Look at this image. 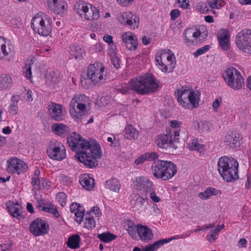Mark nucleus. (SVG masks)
I'll return each instance as SVG.
<instances>
[{"mask_svg": "<svg viewBox=\"0 0 251 251\" xmlns=\"http://www.w3.org/2000/svg\"><path fill=\"white\" fill-rule=\"evenodd\" d=\"M67 143L71 150L76 151L75 159L88 168L98 165L97 158L102 156V151L98 143L87 141L75 132L68 137Z\"/></svg>", "mask_w": 251, "mask_h": 251, "instance_id": "nucleus-1", "label": "nucleus"}, {"mask_svg": "<svg viewBox=\"0 0 251 251\" xmlns=\"http://www.w3.org/2000/svg\"><path fill=\"white\" fill-rule=\"evenodd\" d=\"M159 85V82L153 75L145 74L133 78L128 84H121L117 90L122 94H126L131 89L140 95H147L156 91Z\"/></svg>", "mask_w": 251, "mask_h": 251, "instance_id": "nucleus-2", "label": "nucleus"}, {"mask_svg": "<svg viewBox=\"0 0 251 251\" xmlns=\"http://www.w3.org/2000/svg\"><path fill=\"white\" fill-rule=\"evenodd\" d=\"M175 94L179 105L185 109L192 110L200 105L201 93L191 87L182 86L176 91Z\"/></svg>", "mask_w": 251, "mask_h": 251, "instance_id": "nucleus-3", "label": "nucleus"}, {"mask_svg": "<svg viewBox=\"0 0 251 251\" xmlns=\"http://www.w3.org/2000/svg\"><path fill=\"white\" fill-rule=\"evenodd\" d=\"M238 161L226 156L220 157L217 162V170L226 182H233L239 177Z\"/></svg>", "mask_w": 251, "mask_h": 251, "instance_id": "nucleus-4", "label": "nucleus"}, {"mask_svg": "<svg viewBox=\"0 0 251 251\" xmlns=\"http://www.w3.org/2000/svg\"><path fill=\"white\" fill-rule=\"evenodd\" d=\"M89 98L84 94H75L69 104V113L73 119L80 121L87 114V107L89 105Z\"/></svg>", "mask_w": 251, "mask_h": 251, "instance_id": "nucleus-5", "label": "nucleus"}, {"mask_svg": "<svg viewBox=\"0 0 251 251\" xmlns=\"http://www.w3.org/2000/svg\"><path fill=\"white\" fill-rule=\"evenodd\" d=\"M151 170L154 177L163 180L172 178L177 172L176 166L173 162L162 160L154 161Z\"/></svg>", "mask_w": 251, "mask_h": 251, "instance_id": "nucleus-6", "label": "nucleus"}, {"mask_svg": "<svg viewBox=\"0 0 251 251\" xmlns=\"http://www.w3.org/2000/svg\"><path fill=\"white\" fill-rule=\"evenodd\" d=\"M107 75V70L102 63L97 62L89 66L87 76L94 85L100 86L105 83Z\"/></svg>", "mask_w": 251, "mask_h": 251, "instance_id": "nucleus-7", "label": "nucleus"}, {"mask_svg": "<svg viewBox=\"0 0 251 251\" xmlns=\"http://www.w3.org/2000/svg\"><path fill=\"white\" fill-rule=\"evenodd\" d=\"M223 77L226 82L231 89L237 90L242 87L244 79L240 72L236 68H228L225 71Z\"/></svg>", "mask_w": 251, "mask_h": 251, "instance_id": "nucleus-8", "label": "nucleus"}, {"mask_svg": "<svg viewBox=\"0 0 251 251\" xmlns=\"http://www.w3.org/2000/svg\"><path fill=\"white\" fill-rule=\"evenodd\" d=\"M235 44L240 51L251 54V30L244 29L239 32L235 38Z\"/></svg>", "mask_w": 251, "mask_h": 251, "instance_id": "nucleus-9", "label": "nucleus"}, {"mask_svg": "<svg viewBox=\"0 0 251 251\" xmlns=\"http://www.w3.org/2000/svg\"><path fill=\"white\" fill-rule=\"evenodd\" d=\"M28 169L26 163L17 157H12L6 161V170L8 173L20 175L25 173Z\"/></svg>", "mask_w": 251, "mask_h": 251, "instance_id": "nucleus-10", "label": "nucleus"}, {"mask_svg": "<svg viewBox=\"0 0 251 251\" xmlns=\"http://www.w3.org/2000/svg\"><path fill=\"white\" fill-rule=\"evenodd\" d=\"M47 153L50 158L55 160L61 161L66 157L64 146L55 140L51 141L49 143Z\"/></svg>", "mask_w": 251, "mask_h": 251, "instance_id": "nucleus-11", "label": "nucleus"}, {"mask_svg": "<svg viewBox=\"0 0 251 251\" xmlns=\"http://www.w3.org/2000/svg\"><path fill=\"white\" fill-rule=\"evenodd\" d=\"M207 34L201 32L200 29L189 28L183 32L184 43L188 46H195L203 41Z\"/></svg>", "mask_w": 251, "mask_h": 251, "instance_id": "nucleus-12", "label": "nucleus"}, {"mask_svg": "<svg viewBox=\"0 0 251 251\" xmlns=\"http://www.w3.org/2000/svg\"><path fill=\"white\" fill-rule=\"evenodd\" d=\"M207 34L201 32L200 29L189 28L183 32L184 43L188 46H195L203 41Z\"/></svg>", "mask_w": 251, "mask_h": 251, "instance_id": "nucleus-13", "label": "nucleus"}, {"mask_svg": "<svg viewBox=\"0 0 251 251\" xmlns=\"http://www.w3.org/2000/svg\"><path fill=\"white\" fill-rule=\"evenodd\" d=\"M49 225L44 220L37 218L30 224V232L35 236H42L47 234L49 230Z\"/></svg>", "mask_w": 251, "mask_h": 251, "instance_id": "nucleus-14", "label": "nucleus"}, {"mask_svg": "<svg viewBox=\"0 0 251 251\" xmlns=\"http://www.w3.org/2000/svg\"><path fill=\"white\" fill-rule=\"evenodd\" d=\"M189 235H190V234L188 235H186V236H185L183 234L177 235L173 236L170 238H165V239L159 240L158 241L154 242L152 244L145 246V247L144 248L143 251H156L161 247L163 246L164 244L169 243L173 240L179 239L180 238H185ZM133 251H142L140 249V248H139V247H135L133 249Z\"/></svg>", "mask_w": 251, "mask_h": 251, "instance_id": "nucleus-15", "label": "nucleus"}, {"mask_svg": "<svg viewBox=\"0 0 251 251\" xmlns=\"http://www.w3.org/2000/svg\"><path fill=\"white\" fill-rule=\"evenodd\" d=\"M152 182L148 177L140 176L135 177L132 183V187L138 191H142L147 193L152 189Z\"/></svg>", "mask_w": 251, "mask_h": 251, "instance_id": "nucleus-16", "label": "nucleus"}, {"mask_svg": "<svg viewBox=\"0 0 251 251\" xmlns=\"http://www.w3.org/2000/svg\"><path fill=\"white\" fill-rule=\"evenodd\" d=\"M15 53V49L11 41L0 36V58L12 56Z\"/></svg>", "mask_w": 251, "mask_h": 251, "instance_id": "nucleus-17", "label": "nucleus"}, {"mask_svg": "<svg viewBox=\"0 0 251 251\" xmlns=\"http://www.w3.org/2000/svg\"><path fill=\"white\" fill-rule=\"evenodd\" d=\"M137 238L143 243H148L153 239V234L151 229L147 226L137 224Z\"/></svg>", "mask_w": 251, "mask_h": 251, "instance_id": "nucleus-18", "label": "nucleus"}, {"mask_svg": "<svg viewBox=\"0 0 251 251\" xmlns=\"http://www.w3.org/2000/svg\"><path fill=\"white\" fill-rule=\"evenodd\" d=\"M49 9L56 14H63L67 9L68 5L65 0H48Z\"/></svg>", "mask_w": 251, "mask_h": 251, "instance_id": "nucleus-19", "label": "nucleus"}, {"mask_svg": "<svg viewBox=\"0 0 251 251\" xmlns=\"http://www.w3.org/2000/svg\"><path fill=\"white\" fill-rule=\"evenodd\" d=\"M123 42L130 50H135L137 48L138 41L135 35L131 31L124 32L121 36Z\"/></svg>", "mask_w": 251, "mask_h": 251, "instance_id": "nucleus-20", "label": "nucleus"}, {"mask_svg": "<svg viewBox=\"0 0 251 251\" xmlns=\"http://www.w3.org/2000/svg\"><path fill=\"white\" fill-rule=\"evenodd\" d=\"M37 207L40 211L51 214L56 218L60 217L57 207L51 203L45 202L41 199L38 201Z\"/></svg>", "mask_w": 251, "mask_h": 251, "instance_id": "nucleus-21", "label": "nucleus"}, {"mask_svg": "<svg viewBox=\"0 0 251 251\" xmlns=\"http://www.w3.org/2000/svg\"><path fill=\"white\" fill-rule=\"evenodd\" d=\"M50 117L55 121H61L65 119V111L61 105L52 103L49 106Z\"/></svg>", "mask_w": 251, "mask_h": 251, "instance_id": "nucleus-22", "label": "nucleus"}, {"mask_svg": "<svg viewBox=\"0 0 251 251\" xmlns=\"http://www.w3.org/2000/svg\"><path fill=\"white\" fill-rule=\"evenodd\" d=\"M130 197V204L132 208V211L134 212L142 211L146 199L136 194H132Z\"/></svg>", "mask_w": 251, "mask_h": 251, "instance_id": "nucleus-23", "label": "nucleus"}, {"mask_svg": "<svg viewBox=\"0 0 251 251\" xmlns=\"http://www.w3.org/2000/svg\"><path fill=\"white\" fill-rule=\"evenodd\" d=\"M219 45L221 49L227 50L229 49V37L228 30L224 29L220 30L217 34Z\"/></svg>", "mask_w": 251, "mask_h": 251, "instance_id": "nucleus-24", "label": "nucleus"}, {"mask_svg": "<svg viewBox=\"0 0 251 251\" xmlns=\"http://www.w3.org/2000/svg\"><path fill=\"white\" fill-rule=\"evenodd\" d=\"M100 16L99 10L95 6L89 3L81 18L89 21H95L98 20Z\"/></svg>", "mask_w": 251, "mask_h": 251, "instance_id": "nucleus-25", "label": "nucleus"}, {"mask_svg": "<svg viewBox=\"0 0 251 251\" xmlns=\"http://www.w3.org/2000/svg\"><path fill=\"white\" fill-rule=\"evenodd\" d=\"M173 141H174V136L170 133L159 135L157 136L155 140L157 146L161 149H167L171 145Z\"/></svg>", "mask_w": 251, "mask_h": 251, "instance_id": "nucleus-26", "label": "nucleus"}, {"mask_svg": "<svg viewBox=\"0 0 251 251\" xmlns=\"http://www.w3.org/2000/svg\"><path fill=\"white\" fill-rule=\"evenodd\" d=\"M70 211L75 215V221L80 224L83 221L84 209L79 203L74 202L70 205Z\"/></svg>", "mask_w": 251, "mask_h": 251, "instance_id": "nucleus-27", "label": "nucleus"}, {"mask_svg": "<svg viewBox=\"0 0 251 251\" xmlns=\"http://www.w3.org/2000/svg\"><path fill=\"white\" fill-rule=\"evenodd\" d=\"M155 64L157 68L161 70L162 72L166 73H170L172 72L176 65V62L173 61H164L161 60H160L155 59Z\"/></svg>", "mask_w": 251, "mask_h": 251, "instance_id": "nucleus-28", "label": "nucleus"}, {"mask_svg": "<svg viewBox=\"0 0 251 251\" xmlns=\"http://www.w3.org/2000/svg\"><path fill=\"white\" fill-rule=\"evenodd\" d=\"M155 59L162 61H174L176 62V57L174 53L169 49H164L158 51L155 54Z\"/></svg>", "mask_w": 251, "mask_h": 251, "instance_id": "nucleus-29", "label": "nucleus"}, {"mask_svg": "<svg viewBox=\"0 0 251 251\" xmlns=\"http://www.w3.org/2000/svg\"><path fill=\"white\" fill-rule=\"evenodd\" d=\"M48 16L49 15L45 13H39L32 18L31 25L35 32L36 33L39 27H41V25Z\"/></svg>", "mask_w": 251, "mask_h": 251, "instance_id": "nucleus-30", "label": "nucleus"}, {"mask_svg": "<svg viewBox=\"0 0 251 251\" xmlns=\"http://www.w3.org/2000/svg\"><path fill=\"white\" fill-rule=\"evenodd\" d=\"M70 58L81 59L85 55L84 49L80 46L72 45L69 47Z\"/></svg>", "mask_w": 251, "mask_h": 251, "instance_id": "nucleus-31", "label": "nucleus"}, {"mask_svg": "<svg viewBox=\"0 0 251 251\" xmlns=\"http://www.w3.org/2000/svg\"><path fill=\"white\" fill-rule=\"evenodd\" d=\"M51 19L49 16L45 19V21L41 25V27H39L36 33L45 37L49 35L51 32Z\"/></svg>", "mask_w": 251, "mask_h": 251, "instance_id": "nucleus-32", "label": "nucleus"}, {"mask_svg": "<svg viewBox=\"0 0 251 251\" xmlns=\"http://www.w3.org/2000/svg\"><path fill=\"white\" fill-rule=\"evenodd\" d=\"M79 182L81 186L87 190H92L95 185L94 179L88 174H84L79 178Z\"/></svg>", "mask_w": 251, "mask_h": 251, "instance_id": "nucleus-33", "label": "nucleus"}, {"mask_svg": "<svg viewBox=\"0 0 251 251\" xmlns=\"http://www.w3.org/2000/svg\"><path fill=\"white\" fill-rule=\"evenodd\" d=\"M182 123L177 120H172L170 122L171 129L169 133L174 136V141L179 140V131Z\"/></svg>", "mask_w": 251, "mask_h": 251, "instance_id": "nucleus-34", "label": "nucleus"}, {"mask_svg": "<svg viewBox=\"0 0 251 251\" xmlns=\"http://www.w3.org/2000/svg\"><path fill=\"white\" fill-rule=\"evenodd\" d=\"M60 81L59 75L58 72H50L46 76V83L50 87H55Z\"/></svg>", "mask_w": 251, "mask_h": 251, "instance_id": "nucleus-35", "label": "nucleus"}, {"mask_svg": "<svg viewBox=\"0 0 251 251\" xmlns=\"http://www.w3.org/2000/svg\"><path fill=\"white\" fill-rule=\"evenodd\" d=\"M40 171L37 169L34 171V174L31 179V185L33 186V191H37L41 189V184L43 185L44 179L40 176Z\"/></svg>", "mask_w": 251, "mask_h": 251, "instance_id": "nucleus-36", "label": "nucleus"}, {"mask_svg": "<svg viewBox=\"0 0 251 251\" xmlns=\"http://www.w3.org/2000/svg\"><path fill=\"white\" fill-rule=\"evenodd\" d=\"M9 212L14 217L19 220L23 219V208L18 203H12L8 207Z\"/></svg>", "mask_w": 251, "mask_h": 251, "instance_id": "nucleus-37", "label": "nucleus"}, {"mask_svg": "<svg viewBox=\"0 0 251 251\" xmlns=\"http://www.w3.org/2000/svg\"><path fill=\"white\" fill-rule=\"evenodd\" d=\"M139 135V131L131 125H128L125 127L124 136L125 138L132 140L138 138Z\"/></svg>", "mask_w": 251, "mask_h": 251, "instance_id": "nucleus-38", "label": "nucleus"}, {"mask_svg": "<svg viewBox=\"0 0 251 251\" xmlns=\"http://www.w3.org/2000/svg\"><path fill=\"white\" fill-rule=\"evenodd\" d=\"M52 130L56 134L62 136L67 134L69 131V127L61 123H54L51 126Z\"/></svg>", "mask_w": 251, "mask_h": 251, "instance_id": "nucleus-39", "label": "nucleus"}, {"mask_svg": "<svg viewBox=\"0 0 251 251\" xmlns=\"http://www.w3.org/2000/svg\"><path fill=\"white\" fill-rule=\"evenodd\" d=\"M83 225L84 228L91 230L95 227L96 221L91 213H87L83 216Z\"/></svg>", "mask_w": 251, "mask_h": 251, "instance_id": "nucleus-40", "label": "nucleus"}, {"mask_svg": "<svg viewBox=\"0 0 251 251\" xmlns=\"http://www.w3.org/2000/svg\"><path fill=\"white\" fill-rule=\"evenodd\" d=\"M221 190H217L213 187L207 188L204 192L199 194V197L203 200H206L210 198L212 196L221 194Z\"/></svg>", "mask_w": 251, "mask_h": 251, "instance_id": "nucleus-41", "label": "nucleus"}, {"mask_svg": "<svg viewBox=\"0 0 251 251\" xmlns=\"http://www.w3.org/2000/svg\"><path fill=\"white\" fill-rule=\"evenodd\" d=\"M105 186L111 191L119 192L121 188V184L118 179L112 178L106 181Z\"/></svg>", "mask_w": 251, "mask_h": 251, "instance_id": "nucleus-42", "label": "nucleus"}, {"mask_svg": "<svg viewBox=\"0 0 251 251\" xmlns=\"http://www.w3.org/2000/svg\"><path fill=\"white\" fill-rule=\"evenodd\" d=\"M139 24L140 20L138 16L131 12L126 26L129 27L131 29H135L139 27Z\"/></svg>", "mask_w": 251, "mask_h": 251, "instance_id": "nucleus-43", "label": "nucleus"}, {"mask_svg": "<svg viewBox=\"0 0 251 251\" xmlns=\"http://www.w3.org/2000/svg\"><path fill=\"white\" fill-rule=\"evenodd\" d=\"M80 242V236L77 234H75L70 236L67 241V246L72 249H76L79 248Z\"/></svg>", "mask_w": 251, "mask_h": 251, "instance_id": "nucleus-44", "label": "nucleus"}, {"mask_svg": "<svg viewBox=\"0 0 251 251\" xmlns=\"http://www.w3.org/2000/svg\"><path fill=\"white\" fill-rule=\"evenodd\" d=\"M89 4L83 1H78L74 4V9L81 18Z\"/></svg>", "mask_w": 251, "mask_h": 251, "instance_id": "nucleus-45", "label": "nucleus"}, {"mask_svg": "<svg viewBox=\"0 0 251 251\" xmlns=\"http://www.w3.org/2000/svg\"><path fill=\"white\" fill-rule=\"evenodd\" d=\"M36 67V63L35 61H30V63L28 65H26L25 67L23 69V73L24 76L31 82L32 78V72L31 70L35 69Z\"/></svg>", "mask_w": 251, "mask_h": 251, "instance_id": "nucleus-46", "label": "nucleus"}, {"mask_svg": "<svg viewBox=\"0 0 251 251\" xmlns=\"http://www.w3.org/2000/svg\"><path fill=\"white\" fill-rule=\"evenodd\" d=\"M137 225H135L134 223L129 221L127 224L126 230L127 231L129 235L133 239H137Z\"/></svg>", "mask_w": 251, "mask_h": 251, "instance_id": "nucleus-47", "label": "nucleus"}, {"mask_svg": "<svg viewBox=\"0 0 251 251\" xmlns=\"http://www.w3.org/2000/svg\"><path fill=\"white\" fill-rule=\"evenodd\" d=\"M131 11L120 12L117 17V20L123 25H126Z\"/></svg>", "mask_w": 251, "mask_h": 251, "instance_id": "nucleus-48", "label": "nucleus"}, {"mask_svg": "<svg viewBox=\"0 0 251 251\" xmlns=\"http://www.w3.org/2000/svg\"><path fill=\"white\" fill-rule=\"evenodd\" d=\"M98 238L102 242L109 243L116 238V236L110 232H103L98 235Z\"/></svg>", "mask_w": 251, "mask_h": 251, "instance_id": "nucleus-49", "label": "nucleus"}, {"mask_svg": "<svg viewBox=\"0 0 251 251\" xmlns=\"http://www.w3.org/2000/svg\"><path fill=\"white\" fill-rule=\"evenodd\" d=\"M188 148L191 151H198L201 152V150L203 149L202 145L200 144L197 139H193L187 144Z\"/></svg>", "mask_w": 251, "mask_h": 251, "instance_id": "nucleus-50", "label": "nucleus"}, {"mask_svg": "<svg viewBox=\"0 0 251 251\" xmlns=\"http://www.w3.org/2000/svg\"><path fill=\"white\" fill-rule=\"evenodd\" d=\"M207 3L212 9H220L225 5L224 0H208Z\"/></svg>", "mask_w": 251, "mask_h": 251, "instance_id": "nucleus-51", "label": "nucleus"}, {"mask_svg": "<svg viewBox=\"0 0 251 251\" xmlns=\"http://www.w3.org/2000/svg\"><path fill=\"white\" fill-rule=\"evenodd\" d=\"M198 128L201 133H207L210 130L209 124L206 121H201L198 123Z\"/></svg>", "mask_w": 251, "mask_h": 251, "instance_id": "nucleus-52", "label": "nucleus"}, {"mask_svg": "<svg viewBox=\"0 0 251 251\" xmlns=\"http://www.w3.org/2000/svg\"><path fill=\"white\" fill-rule=\"evenodd\" d=\"M220 231L216 228L214 230H212L206 235V239L210 242L212 243L215 241L218 237L217 235Z\"/></svg>", "mask_w": 251, "mask_h": 251, "instance_id": "nucleus-53", "label": "nucleus"}, {"mask_svg": "<svg viewBox=\"0 0 251 251\" xmlns=\"http://www.w3.org/2000/svg\"><path fill=\"white\" fill-rule=\"evenodd\" d=\"M56 199L59 204L63 207L66 204L67 196L63 192H59L56 196Z\"/></svg>", "mask_w": 251, "mask_h": 251, "instance_id": "nucleus-54", "label": "nucleus"}, {"mask_svg": "<svg viewBox=\"0 0 251 251\" xmlns=\"http://www.w3.org/2000/svg\"><path fill=\"white\" fill-rule=\"evenodd\" d=\"M107 53L110 57L117 55V47L115 44H111L108 46Z\"/></svg>", "mask_w": 251, "mask_h": 251, "instance_id": "nucleus-55", "label": "nucleus"}, {"mask_svg": "<svg viewBox=\"0 0 251 251\" xmlns=\"http://www.w3.org/2000/svg\"><path fill=\"white\" fill-rule=\"evenodd\" d=\"M210 48V47L209 45H205L201 48L198 49L195 52H194V55L195 57H197L207 52Z\"/></svg>", "mask_w": 251, "mask_h": 251, "instance_id": "nucleus-56", "label": "nucleus"}, {"mask_svg": "<svg viewBox=\"0 0 251 251\" xmlns=\"http://www.w3.org/2000/svg\"><path fill=\"white\" fill-rule=\"evenodd\" d=\"M11 78L10 77L7 76H2L0 77V85L1 87L2 88H8L10 84Z\"/></svg>", "mask_w": 251, "mask_h": 251, "instance_id": "nucleus-57", "label": "nucleus"}, {"mask_svg": "<svg viewBox=\"0 0 251 251\" xmlns=\"http://www.w3.org/2000/svg\"><path fill=\"white\" fill-rule=\"evenodd\" d=\"M196 8L201 13H206L208 11L209 8L207 5L202 2H199L196 6Z\"/></svg>", "mask_w": 251, "mask_h": 251, "instance_id": "nucleus-58", "label": "nucleus"}, {"mask_svg": "<svg viewBox=\"0 0 251 251\" xmlns=\"http://www.w3.org/2000/svg\"><path fill=\"white\" fill-rule=\"evenodd\" d=\"M145 155L146 161H152L158 157V154L154 152L146 153H145Z\"/></svg>", "mask_w": 251, "mask_h": 251, "instance_id": "nucleus-59", "label": "nucleus"}, {"mask_svg": "<svg viewBox=\"0 0 251 251\" xmlns=\"http://www.w3.org/2000/svg\"><path fill=\"white\" fill-rule=\"evenodd\" d=\"M147 193L149 194V197L155 202H158L161 201V199L157 196L154 191L153 187L151 191H148Z\"/></svg>", "mask_w": 251, "mask_h": 251, "instance_id": "nucleus-60", "label": "nucleus"}, {"mask_svg": "<svg viewBox=\"0 0 251 251\" xmlns=\"http://www.w3.org/2000/svg\"><path fill=\"white\" fill-rule=\"evenodd\" d=\"M90 213H91V215L92 214L95 215V216L98 218L100 217L102 215L100 209L97 206L92 207Z\"/></svg>", "mask_w": 251, "mask_h": 251, "instance_id": "nucleus-61", "label": "nucleus"}, {"mask_svg": "<svg viewBox=\"0 0 251 251\" xmlns=\"http://www.w3.org/2000/svg\"><path fill=\"white\" fill-rule=\"evenodd\" d=\"M226 142L228 145H235L237 142V139L236 137H233L231 135H227L226 137Z\"/></svg>", "mask_w": 251, "mask_h": 251, "instance_id": "nucleus-62", "label": "nucleus"}, {"mask_svg": "<svg viewBox=\"0 0 251 251\" xmlns=\"http://www.w3.org/2000/svg\"><path fill=\"white\" fill-rule=\"evenodd\" d=\"M222 103V99L218 98L215 99L212 103V108L215 112H218L220 104Z\"/></svg>", "mask_w": 251, "mask_h": 251, "instance_id": "nucleus-63", "label": "nucleus"}, {"mask_svg": "<svg viewBox=\"0 0 251 251\" xmlns=\"http://www.w3.org/2000/svg\"><path fill=\"white\" fill-rule=\"evenodd\" d=\"M110 59L112 64L115 68L118 69L120 67V60L117 55L114 57H111Z\"/></svg>", "mask_w": 251, "mask_h": 251, "instance_id": "nucleus-64", "label": "nucleus"}]
</instances>
